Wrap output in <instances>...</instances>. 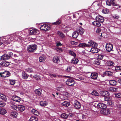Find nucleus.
<instances>
[{
	"label": "nucleus",
	"mask_w": 121,
	"mask_h": 121,
	"mask_svg": "<svg viewBox=\"0 0 121 121\" xmlns=\"http://www.w3.org/2000/svg\"><path fill=\"white\" fill-rule=\"evenodd\" d=\"M100 94L103 97L107 96H109V94L108 92L107 91H104L101 92Z\"/></svg>",
	"instance_id": "2eb2a0df"
},
{
	"label": "nucleus",
	"mask_w": 121,
	"mask_h": 121,
	"mask_svg": "<svg viewBox=\"0 0 121 121\" xmlns=\"http://www.w3.org/2000/svg\"><path fill=\"white\" fill-rule=\"evenodd\" d=\"M17 112H11L10 115L13 117H16L17 116Z\"/></svg>",
	"instance_id": "c9c22d12"
},
{
	"label": "nucleus",
	"mask_w": 121,
	"mask_h": 121,
	"mask_svg": "<svg viewBox=\"0 0 121 121\" xmlns=\"http://www.w3.org/2000/svg\"><path fill=\"white\" fill-rule=\"evenodd\" d=\"M110 2L111 3V5H112L114 6H116L118 5L115 3V1L114 0H110Z\"/></svg>",
	"instance_id": "ea45409f"
},
{
	"label": "nucleus",
	"mask_w": 121,
	"mask_h": 121,
	"mask_svg": "<svg viewBox=\"0 0 121 121\" xmlns=\"http://www.w3.org/2000/svg\"><path fill=\"white\" fill-rule=\"evenodd\" d=\"M12 99L15 102H19L21 100V98L15 95L13 96L12 98Z\"/></svg>",
	"instance_id": "f8f14e48"
},
{
	"label": "nucleus",
	"mask_w": 121,
	"mask_h": 121,
	"mask_svg": "<svg viewBox=\"0 0 121 121\" xmlns=\"http://www.w3.org/2000/svg\"><path fill=\"white\" fill-rule=\"evenodd\" d=\"M105 48L106 50L107 51L110 52L112 49L113 45L111 43H108L106 44Z\"/></svg>",
	"instance_id": "0eeeda50"
},
{
	"label": "nucleus",
	"mask_w": 121,
	"mask_h": 121,
	"mask_svg": "<svg viewBox=\"0 0 121 121\" xmlns=\"http://www.w3.org/2000/svg\"><path fill=\"white\" fill-rule=\"evenodd\" d=\"M57 34L59 35L62 38H64V37L65 35H64L62 33L60 32L59 31L58 32Z\"/></svg>",
	"instance_id": "49530a36"
},
{
	"label": "nucleus",
	"mask_w": 121,
	"mask_h": 121,
	"mask_svg": "<svg viewBox=\"0 0 121 121\" xmlns=\"http://www.w3.org/2000/svg\"><path fill=\"white\" fill-rule=\"evenodd\" d=\"M101 30V29L99 28H98L96 30V32L98 33H99L100 32Z\"/></svg>",
	"instance_id": "e2e57ef3"
},
{
	"label": "nucleus",
	"mask_w": 121,
	"mask_h": 121,
	"mask_svg": "<svg viewBox=\"0 0 121 121\" xmlns=\"http://www.w3.org/2000/svg\"><path fill=\"white\" fill-rule=\"evenodd\" d=\"M17 36L15 33L4 37V38L6 40L5 41L7 44L9 43L14 40H17Z\"/></svg>",
	"instance_id": "f257e3e1"
},
{
	"label": "nucleus",
	"mask_w": 121,
	"mask_h": 121,
	"mask_svg": "<svg viewBox=\"0 0 121 121\" xmlns=\"http://www.w3.org/2000/svg\"><path fill=\"white\" fill-rule=\"evenodd\" d=\"M0 98L4 100H6L7 98L5 95L2 94H1L0 95Z\"/></svg>",
	"instance_id": "58836bf2"
},
{
	"label": "nucleus",
	"mask_w": 121,
	"mask_h": 121,
	"mask_svg": "<svg viewBox=\"0 0 121 121\" xmlns=\"http://www.w3.org/2000/svg\"><path fill=\"white\" fill-rule=\"evenodd\" d=\"M62 105L68 107L70 105V103L69 102L65 101H64L62 104Z\"/></svg>",
	"instance_id": "bb28decb"
},
{
	"label": "nucleus",
	"mask_w": 121,
	"mask_h": 121,
	"mask_svg": "<svg viewBox=\"0 0 121 121\" xmlns=\"http://www.w3.org/2000/svg\"><path fill=\"white\" fill-rule=\"evenodd\" d=\"M61 117L65 119H66L68 116L65 113H63L61 115Z\"/></svg>",
	"instance_id": "a18cd8bd"
},
{
	"label": "nucleus",
	"mask_w": 121,
	"mask_h": 121,
	"mask_svg": "<svg viewBox=\"0 0 121 121\" xmlns=\"http://www.w3.org/2000/svg\"><path fill=\"white\" fill-rule=\"evenodd\" d=\"M50 29V27L46 24L41 25L40 27V29L41 30H44L45 31L49 30Z\"/></svg>",
	"instance_id": "20e7f679"
},
{
	"label": "nucleus",
	"mask_w": 121,
	"mask_h": 121,
	"mask_svg": "<svg viewBox=\"0 0 121 121\" xmlns=\"http://www.w3.org/2000/svg\"><path fill=\"white\" fill-rule=\"evenodd\" d=\"M115 96L117 98H120L121 97V94L118 93L115 94Z\"/></svg>",
	"instance_id": "4d7b16f0"
},
{
	"label": "nucleus",
	"mask_w": 121,
	"mask_h": 121,
	"mask_svg": "<svg viewBox=\"0 0 121 121\" xmlns=\"http://www.w3.org/2000/svg\"><path fill=\"white\" fill-rule=\"evenodd\" d=\"M0 59L2 60H6L7 59V58L6 56V54H4V55H2L0 58Z\"/></svg>",
	"instance_id": "4c0bfd02"
},
{
	"label": "nucleus",
	"mask_w": 121,
	"mask_h": 121,
	"mask_svg": "<svg viewBox=\"0 0 121 121\" xmlns=\"http://www.w3.org/2000/svg\"><path fill=\"white\" fill-rule=\"evenodd\" d=\"M109 83L110 85L113 86L116 85V82L115 80H110L109 81Z\"/></svg>",
	"instance_id": "2f4dec72"
},
{
	"label": "nucleus",
	"mask_w": 121,
	"mask_h": 121,
	"mask_svg": "<svg viewBox=\"0 0 121 121\" xmlns=\"http://www.w3.org/2000/svg\"><path fill=\"white\" fill-rule=\"evenodd\" d=\"M69 53L72 56H73L74 57H75L76 56V54L72 51H69Z\"/></svg>",
	"instance_id": "37998d69"
},
{
	"label": "nucleus",
	"mask_w": 121,
	"mask_h": 121,
	"mask_svg": "<svg viewBox=\"0 0 121 121\" xmlns=\"http://www.w3.org/2000/svg\"><path fill=\"white\" fill-rule=\"evenodd\" d=\"M55 50L58 52L61 53L63 51L62 49L60 48H55Z\"/></svg>",
	"instance_id": "a19ab883"
},
{
	"label": "nucleus",
	"mask_w": 121,
	"mask_h": 121,
	"mask_svg": "<svg viewBox=\"0 0 121 121\" xmlns=\"http://www.w3.org/2000/svg\"><path fill=\"white\" fill-rule=\"evenodd\" d=\"M10 108L13 110H16L17 109L18 106L12 104L11 105Z\"/></svg>",
	"instance_id": "f704fd0d"
},
{
	"label": "nucleus",
	"mask_w": 121,
	"mask_h": 121,
	"mask_svg": "<svg viewBox=\"0 0 121 121\" xmlns=\"http://www.w3.org/2000/svg\"><path fill=\"white\" fill-rule=\"evenodd\" d=\"M78 61L79 60L77 58L74 57L71 60V62L73 64H77Z\"/></svg>",
	"instance_id": "a211bd4d"
},
{
	"label": "nucleus",
	"mask_w": 121,
	"mask_h": 121,
	"mask_svg": "<svg viewBox=\"0 0 121 121\" xmlns=\"http://www.w3.org/2000/svg\"><path fill=\"white\" fill-rule=\"evenodd\" d=\"M104 56L101 54H98V56L97 57V59L100 60L102 59L103 57Z\"/></svg>",
	"instance_id": "09e8293b"
},
{
	"label": "nucleus",
	"mask_w": 121,
	"mask_h": 121,
	"mask_svg": "<svg viewBox=\"0 0 121 121\" xmlns=\"http://www.w3.org/2000/svg\"><path fill=\"white\" fill-rule=\"evenodd\" d=\"M70 42L71 44L74 45H76L78 44V43L76 42L71 41Z\"/></svg>",
	"instance_id": "bf43d9fd"
},
{
	"label": "nucleus",
	"mask_w": 121,
	"mask_h": 121,
	"mask_svg": "<svg viewBox=\"0 0 121 121\" xmlns=\"http://www.w3.org/2000/svg\"><path fill=\"white\" fill-rule=\"evenodd\" d=\"M100 22L96 20L95 21L92 23V24L94 26H97L99 27L101 26Z\"/></svg>",
	"instance_id": "aec40b11"
},
{
	"label": "nucleus",
	"mask_w": 121,
	"mask_h": 121,
	"mask_svg": "<svg viewBox=\"0 0 121 121\" xmlns=\"http://www.w3.org/2000/svg\"><path fill=\"white\" fill-rule=\"evenodd\" d=\"M7 112L6 110L2 108L0 109V114L2 115H4Z\"/></svg>",
	"instance_id": "b1692460"
},
{
	"label": "nucleus",
	"mask_w": 121,
	"mask_h": 121,
	"mask_svg": "<svg viewBox=\"0 0 121 121\" xmlns=\"http://www.w3.org/2000/svg\"><path fill=\"white\" fill-rule=\"evenodd\" d=\"M42 90L40 89H39L35 91V93L39 95H40L41 94Z\"/></svg>",
	"instance_id": "cd10ccee"
},
{
	"label": "nucleus",
	"mask_w": 121,
	"mask_h": 121,
	"mask_svg": "<svg viewBox=\"0 0 121 121\" xmlns=\"http://www.w3.org/2000/svg\"><path fill=\"white\" fill-rule=\"evenodd\" d=\"M88 47H96L97 44L93 41H90L88 42Z\"/></svg>",
	"instance_id": "1a4fd4ad"
},
{
	"label": "nucleus",
	"mask_w": 121,
	"mask_h": 121,
	"mask_svg": "<svg viewBox=\"0 0 121 121\" xmlns=\"http://www.w3.org/2000/svg\"><path fill=\"white\" fill-rule=\"evenodd\" d=\"M72 67L71 66H68L66 71L67 72H70L72 69Z\"/></svg>",
	"instance_id": "6e6d98bb"
},
{
	"label": "nucleus",
	"mask_w": 121,
	"mask_h": 121,
	"mask_svg": "<svg viewBox=\"0 0 121 121\" xmlns=\"http://www.w3.org/2000/svg\"><path fill=\"white\" fill-rule=\"evenodd\" d=\"M100 113L104 115H107L110 114V110L108 109L104 108L101 109L100 111Z\"/></svg>",
	"instance_id": "423d86ee"
},
{
	"label": "nucleus",
	"mask_w": 121,
	"mask_h": 121,
	"mask_svg": "<svg viewBox=\"0 0 121 121\" xmlns=\"http://www.w3.org/2000/svg\"><path fill=\"white\" fill-rule=\"evenodd\" d=\"M91 78L93 79H96L98 77V74L95 72H93L91 73Z\"/></svg>",
	"instance_id": "4468645a"
},
{
	"label": "nucleus",
	"mask_w": 121,
	"mask_h": 121,
	"mask_svg": "<svg viewBox=\"0 0 121 121\" xmlns=\"http://www.w3.org/2000/svg\"><path fill=\"white\" fill-rule=\"evenodd\" d=\"M64 89L63 86H59L57 88V90L58 91H61V90H63Z\"/></svg>",
	"instance_id": "864d4df0"
},
{
	"label": "nucleus",
	"mask_w": 121,
	"mask_h": 121,
	"mask_svg": "<svg viewBox=\"0 0 121 121\" xmlns=\"http://www.w3.org/2000/svg\"><path fill=\"white\" fill-rule=\"evenodd\" d=\"M98 107L100 108L103 109L106 108V105L102 103H99L97 105Z\"/></svg>",
	"instance_id": "f3484780"
},
{
	"label": "nucleus",
	"mask_w": 121,
	"mask_h": 121,
	"mask_svg": "<svg viewBox=\"0 0 121 121\" xmlns=\"http://www.w3.org/2000/svg\"><path fill=\"white\" fill-rule=\"evenodd\" d=\"M17 109L19 111L22 112L24 111L25 107L23 105H19L18 106Z\"/></svg>",
	"instance_id": "dca6fc26"
},
{
	"label": "nucleus",
	"mask_w": 121,
	"mask_h": 121,
	"mask_svg": "<svg viewBox=\"0 0 121 121\" xmlns=\"http://www.w3.org/2000/svg\"><path fill=\"white\" fill-rule=\"evenodd\" d=\"M96 20L101 23H103L104 21V19L103 17L100 15L96 16Z\"/></svg>",
	"instance_id": "9b49d317"
},
{
	"label": "nucleus",
	"mask_w": 121,
	"mask_h": 121,
	"mask_svg": "<svg viewBox=\"0 0 121 121\" xmlns=\"http://www.w3.org/2000/svg\"><path fill=\"white\" fill-rule=\"evenodd\" d=\"M52 23L54 25H59L61 23L59 19L56 22Z\"/></svg>",
	"instance_id": "c03bdc74"
},
{
	"label": "nucleus",
	"mask_w": 121,
	"mask_h": 121,
	"mask_svg": "<svg viewBox=\"0 0 121 121\" xmlns=\"http://www.w3.org/2000/svg\"><path fill=\"white\" fill-rule=\"evenodd\" d=\"M109 65H110L113 66L114 65V63L112 61H110L109 62Z\"/></svg>",
	"instance_id": "774afa93"
},
{
	"label": "nucleus",
	"mask_w": 121,
	"mask_h": 121,
	"mask_svg": "<svg viewBox=\"0 0 121 121\" xmlns=\"http://www.w3.org/2000/svg\"><path fill=\"white\" fill-rule=\"evenodd\" d=\"M10 84L12 85H13L15 83V81L12 80H10Z\"/></svg>",
	"instance_id": "603ef678"
},
{
	"label": "nucleus",
	"mask_w": 121,
	"mask_h": 121,
	"mask_svg": "<svg viewBox=\"0 0 121 121\" xmlns=\"http://www.w3.org/2000/svg\"><path fill=\"white\" fill-rule=\"evenodd\" d=\"M38 30L36 29H33L30 30V35H33L34 34L36 33H37Z\"/></svg>",
	"instance_id": "4be33fe9"
},
{
	"label": "nucleus",
	"mask_w": 121,
	"mask_h": 121,
	"mask_svg": "<svg viewBox=\"0 0 121 121\" xmlns=\"http://www.w3.org/2000/svg\"><path fill=\"white\" fill-rule=\"evenodd\" d=\"M108 90L112 92H116L117 90V88L115 87H111Z\"/></svg>",
	"instance_id": "c756f323"
},
{
	"label": "nucleus",
	"mask_w": 121,
	"mask_h": 121,
	"mask_svg": "<svg viewBox=\"0 0 121 121\" xmlns=\"http://www.w3.org/2000/svg\"><path fill=\"white\" fill-rule=\"evenodd\" d=\"M74 106L77 109H79L80 108L81 105L80 103L77 100H75L74 102Z\"/></svg>",
	"instance_id": "ddd939ff"
},
{
	"label": "nucleus",
	"mask_w": 121,
	"mask_h": 121,
	"mask_svg": "<svg viewBox=\"0 0 121 121\" xmlns=\"http://www.w3.org/2000/svg\"><path fill=\"white\" fill-rule=\"evenodd\" d=\"M5 105V104L4 102L2 101L0 102V107H3Z\"/></svg>",
	"instance_id": "5fc2aeb1"
},
{
	"label": "nucleus",
	"mask_w": 121,
	"mask_h": 121,
	"mask_svg": "<svg viewBox=\"0 0 121 121\" xmlns=\"http://www.w3.org/2000/svg\"><path fill=\"white\" fill-rule=\"evenodd\" d=\"M79 46L82 47V48H86L88 47V44L85 43H81L79 45Z\"/></svg>",
	"instance_id": "473e14b6"
},
{
	"label": "nucleus",
	"mask_w": 121,
	"mask_h": 121,
	"mask_svg": "<svg viewBox=\"0 0 121 121\" xmlns=\"http://www.w3.org/2000/svg\"><path fill=\"white\" fill-rule=\"evenodd\" d=\"M1 65H2L3 66L7 67L9 65V63L7 61H4L1 62L0 63Z\"/></svg>",
	"instance_id": "412c9836"
},
{
	"label": "nucleus",
	"mask_w": 121,
	"mask_h": 121,
	"mask_svg": "<svg viewBox=\"0 0 121 121\" xmlns=\"http://www.w3.org/2000/svg\"><path fill=\"white\" fill-rule=\"evenodd\" d=\"M106 3L107 5H108L110 6L111 5V3L110 2V1H109V0H107L106 1Z\"/></svg>",
	"instance_id": "0e129e2a"
},
{
	"label": "nucleus",
	"mask_w": 121,
	"mask_h": 121,
	"mask_svg": "<svg viewBox=\"0 0 121 121\" xmlns=\"http://www.w3.org/2000/svg\"><path fill=\"white\" fill-rule=\"evenodd\" d=\"M102 12L104 13H107L109 12V10L107 9H104L102 10Z\"/></svg>",
	"instance_id": "79ce46f5"
},
{
	"label": "nucleus",
	"mask_w": 121,
	"mask_h": 121,
	"mask_svg": "<svg viewBox=\"0 0 121 121\" xmlns=\"http://www.w3.org/2000/svg\"><path fill=\"white\" fill-rule=\"evenodd\" d=\"M115 69L117 70L121 71V66H116L115 67Z\"/></svg>",
	"instance_id": "3c124183"
},
{
	"label": "nucleus",
	"mask_w": 121,
	"mask_h": 121,
	"mask_svg": "<svg viewBox=\"0 0 121 121\" xmlns=\"http://www.w3.org/2000/svg\"><path fill=\"white\" fill-rule=\"evenodd\" d=\"M79 33L81 34H83L84 32L83 31V30L81 28V29H80L79 30Z\"/></svg>",
	"instance_id": "69168bd1"
},
{
	"label": "nucleus",
	"mask_w": 121,
	"mask_h": 121,
	"mask_svg": "<svg viewBox=\"0 0 121 121\" xmlns=\"http://www.w3.org/2000/svg\"><path fill=\"white\" fill-rule=\"evenodd\" d=\"M28 76L24 72H23L22 74V78L24 79H26L28 77Z\"/></svg>",
	"instance_id": "c85d7f7f"
},
{
	"label": "nucleus",
	"mask_w": 121,
	"mask_h": 121,
	"mask_svg": "<svg viewBox=\"0 0 121 121\" xmlns=\"http://www.w3.org/2000/svg\"><path fill=\"white\" fill-rule=\"evenodd\" d=\"M13 61L14 62L18 64L20 62V61L19 60H17L15 59H13Z\"/></svg>",
	"instance_id": "13d9d810"
},
{
	"label": "nucleus",
	"mask_w": 121,
	"mask_h": 121,
	"mask_svg": "<svg viewBox=\"0 0 121 121\" xmlns=\"http://www.w3.org/2000/svg\"><path fill=\"white\" fill-rule=\"evenodd\" d=\"M33 77L34 78H35L36 79H38L39 78V75H35Z\"/></svg>",
	"instance_id": "052dcab7"
},
{
	"label": "nucleus",
	"mask_w": 121,
	"mask_h": 121,
	"mask_svg": "<svg viewBox=\"0 0 121 121\" xmlns=\"http://www.w3.org/2000/svg\"><path fill=\"white\" fill-rule=\"evenodd\" d=\"M40 104L41 106H45L47 105L48 103L46 101H41L40 102Z\"/></svg>",
	"instance_id": "5701e85b"
},
{
	"label": "nucleus",
	"mask_w": 121,
	"mask_h": 121,
	"mask_svg": "<svg viewBox=\"0 0 121 121\" xmlns=\"http://www.w3.org/2000/svg\"><path fill=\"white\" fill-rule=\"evenodd\" d=\"M10 73L9 71H5L3 72L0 73V75L1 77L6 78L10 76Z\"/></svg>",
	"instance_id": "39448f33"
},
{
	"label": "nucleus",
	"mask_w": 121,
	"mask_h": 121,
	"mask_svg": "<svg viewBox=\"0 0 121 121\" xmlns=\"http://www.w3.org/2000/svg\"><path fill=\"white\" fill-rule=\"evenodd\" d=\"M32 112L34 115L38 116L39 114V113L37 110L34 109H33L31 111Z\"/></svg>",
	"instance_id": "393cba45"
},
{
	"label": "nucleus",
	"mask_w": 121,
	"mask_h": 121,
	"mask_svg": "<svg viewBox=\"0 0 121 121\" xmlns=\"http://www.w3.org/2000/svg\"><path fill=\"white\" fill-rule=\"evenodd\" d=\"M66 83L67 85L70 86H73L74 84V80L71 79H68L66 81Z\"/></svg>",
	"instance_id": "6e6552de"
},
{
	"label": "nucleus",
	"mask_w": 121,
	"mask_h": 121,
	"mask_svg": "<svg viewBox=\"0 0 121 121\" xmlns=\"http://www.w3.org/2000/svg\"><path fill=\"white\" fill-rule=\"evenodd\" d=\"M112 72L109 71H106L105 72V74L107 76H110L112 74Z\"/></svg>",
	"instance_id": "8fccbe9b"
},
{
	"label": "nucleus",
	"mask_w": 121,
	"mask_h": 121,
	"mask_svg": "<svg viewBox=\"0 0 121 121\" xmlns=\"http://www.w3.org/2000/svg\"><path fill=\"white\" fill-rule=\"evenodd\" d=\"M37 47V45L36 44L29 45L27 47V50L29 52H33L36 50Z\"/></svg>",
	"instance_id": "f03ea898"
},
{
	"label": "nucleus",
	"mask_w": 121,
	"mask_h": 121,
	"mask_svg": "<svg viewBox=\"0 0 121 121\" xmlns=\"http://www.w3.org/2000/svg\"><path fill=\"white\" fill-rule=\"evenodd\" d=\"M96 47H92L91 49H88L87 51L97 53L98 52L99 50Z\"/></svg>",
	"instance_id": "9d476101"
},
{
	"label": "nucleus",
	"mask_w": 121,
	"mask_h": 121,
	"mask_svg": "<svg viewBox=\"0 0 121 121\" xmlns=\"http://www.w3.org/2000/svg\"><path fill=\"white\" fill-rule=\"evenodd\" d=\"M38 118L34 116H32L30 118L29 121H37Z\"/></svg>",
	"instance_id": "7c9ffc66"
},
{
	"label": "nucleus",
	"mask_w": 121,
	"mask_h": 121,
	"mask_svg": "<svg viewBox=\"0 0 121 121\" xmlns=\"http://www.w3.org/2000/svg\"><path fill=\"white\" fill-rule=\"evenodd\" d=\"M95 64H96L97 65H99L100 64V63L99 62V60H95L94 62Z\"/></svg>",
	"instance_id": "338daca9"
},
{
	"label": "nucleus",
	"mask_w": 121,
	"mask_h": 121,
	"mask_svg": "<svg viewBox=\"0 0 121 121\" xmlns=\"http://www.w3.org/2000/svg\"><path fill=\"white\" fill-rule=\"evenodd\" d=\"M92 94L93 95L98 96L99 95V93L96 91H94L92 92Z\"/></svg>",
	"instance_id": "de8ad7c7"
},
{
	"label": "nucleus",
	"mask_w": 121,
	"mask_h": 121,
	"mask_svg": "<svg viewBox=\"0 0 121 121\" xmlns=\"http://www.w3.org/2000/svg\"><path fill=\"white\" fill-rule=\"evenodd\" d=\"M79 34L78 32L77 31L74 32L72 35L73 37L75 38H77L78 36V35Z\"/></svg>",
	"instance_id": "72a5a7b5"
},
{
	"label": "nucleus",
	"mask_w": 121,
	"mask_h": 121,
	"mask_svg": "<svg viewBox=\"0 0 121 121\" xmlns=\"http://www.w3.org/2000/svg\"><path fill=\"white\" fill-rule=\"evenodd\" d=\"M113 17L115 19H118L119 17L118 15L117 14H115L113 16Z\"/></svg>",
	"instance_id": "680f3d73"
},
{
	"label": "nucleus",
	"mask_w": 121,
	"mask_h": 121,
	"mask_svg": "<svg viewBox=\"0 0 121 121\" xmlns=\"http://www.w3.org/2000/svg\"><path fill=\"white\" fill-rule=\"evenodd\" d=\"M61 94L64 96L63 97H61L62 96H60V97L62 99L66 100L67 99V97L69 95V94L67 92L61 91Z\"/></svg>",
	"instance_id": "7ed1b4c3"
},
{
	"label": "nucleus",
	"mask_w": 121,
	"mask_h": 121,
	"mask_svg": "<svg viewBox=\"0 0 121 121\" xmlns=\"http://www.w3.org/2000/svg\"><path fill=\"white\" fill-rule=\"evenodd\" d=\"M46 59V57L44 56H42L39 57V61L41 62L45 60Z\"/></svg>",
	"instance_id": "a878e982"
},
{
	"label": "nucleus",
	"mask_w": 121,
	"mask_h": 121,
	"mask_svg": "<svg viewBox=\"0 0 121 121\" xmlns=\"http://www.w3.org/2000/svg\"><path fill=\"white\" fill-rule=\"evenodd\" d=\"M25 70L26 72H28L32 73L33 72L32 69L30 68H27Z\"/></svg>",
	"instance_id": "e433bc0d"
},
{
	"label": "nucleus",
	"mask_w": 121,
	"mask_h": 121,
	"mask_svg": "<svg viewBox=\"0 0 121 121\" xmlns=\"http://www.w3.org/2000/svg\"><path fill=\"white\" fill-rule=\"evenodd\" d=\"M60 60L59 56H54L53 61V62L57 63L60 61Z\"/></svg>",
	"instance_id": "6ab92c4d"
}]
</instances>
